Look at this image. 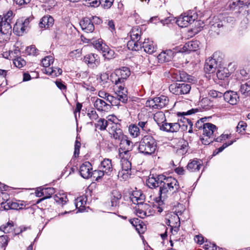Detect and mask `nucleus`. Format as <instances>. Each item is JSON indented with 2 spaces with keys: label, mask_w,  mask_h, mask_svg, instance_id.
I'll list each match as a JSON object with an SVG mask.
<instances>
[{
  "label": "nucleus",
  "mask_w": 250,
  "mask_h": 250,
  "mask_svg": "<svg viewBox=\"0 0 250 250\" xmlns=\"http://www.w3.org/2000/svg\"><path fill=\"white\" fill-rule=\"evenodd\" d=\"M130 75L129 68L123 67L116 69L110 76L111 81L115 84L117 98L123 103H126L128 99L127 90L123 83Z\"/></svg>",
  "instance_id": "1"
},
{
  "label": "nucleus",
  "mask_w": 250,
  "mask_h": 250,
  "mask_svg": "<svg viewBox=\"0 0 250 250\" xmlns=\"http://www.w3.org/2000/svg\"><path fill=\"white\" fill-rule=\"evenodd\" d=\"M163 178L159 189L160 199H156L157 201L161 200L162 202V199L165 200L168 195L177 192L180 188L178 181L175 178L166 177L164 175Z\"/></svg>",
  "instance_id": "2"
},
{
  "label": "nucleus",
  "mask_w": 250,
  "mask_h": 250,
  "mask_svg": "<svg viewBox=\"0 0 250 250\" xmlns=\"http://www.w3.org/2000/svg\"><path fill=\"white\" fill-rule=\"evenodd\" d=\"M157 148V143L150 136H145L141 141L138 147L139 151L145 155H151Z\"/></svg>",
  "instance_id": "3"
},
{
  "label": "nucleus",
  "mask_w": 250,
  "mask_h": 250,
  "mask_svg": "<svg viewBox=\"0 0 250 250\" xmlns=\"http://www.w3.org/2000/svg\"><path fill=\"white\" fill-rule=\"evenodd\" d=\"M130 156L131 155L127 153L119 154L122 169L119 171L118 176L125 180L127 179L131 174V163L129 160Z\"/></svg>",
  "instance_id": "4"
},
{
  "label": "nucleus",
  "mask_w": 250,
  "mask_h": 250,
  "mask_svg": "<svg viewBox=\"0 0 250 250\" xmlns=\"http://www.w3.org/2000/svg\"><path fill=\"white\" fill-rule=\"evenodd\" d=\"M203 134L201 141L205 145H209L213 142L216 137L214 133L217 131L216 126L211 123H205L203 124Z\"/></svg>",
  "instance_id": "5"
},
{
  "label": "nucleus",
  "mask_w": 250,
  "mask_h": 250,
  "mask_svg": "<svg viewBox=\"0 0 250 250\" xmlns=\"http://www.w3.org/2000/svg\"><path fill=\"white\" fill-rule=\"evenodd\" d=\"M168 103V98L161 95L147 100L146 102V106L152 109H161L167 106Z\"/></svg>",
  "instance_id": "6"
},
{
  "label": "nucleus",
  "mask_w": 250,
  "mask_h": 250,
  "mask_svg": "<svg viewBox=\"0 0 250 250\" xmlns=\"http://www.w3.org/2000/svg\"><path fill=\"white\" fill-rule=\"evenodd\" d=\"M6 17H0V42L7 41L10 39L12 26L7 21Z\"/></svg>",
  "instance_id": "7"
},
{
  "label": "nucleus",
  "mask_w": 250,
  "mask_h": 250,
  "mask_svg": "<svg viewBox=\"0 0 250 250\" xmlns=\"http://www.w3.org/2000/svg\"><path fill=\"white\" fill-rule=\"evenodd\" d=\"M220 53L215 52L212 56L208 58L205 64V70L206 72L212 73L215 71L218 65L221 62L222 58L219 56Z\"/></svg>",
  "instance_id": "8"
},
{
  "label": "nucleus",
  "mask_w": 250,
  "mask_h": 250,
  "mask_svg": "<svg viewBox=\"0 0 250 250\" xmlns=\"http://www.w3.org/2000/svg\"><path fill=\"white\" fill-rule=\"evenodd\" d=\"M180 123H183L184 124L187 123L190 125V128H191L192 125L191 124V121L190 120L188 119L184 118L183 121L181 120L180 122L179 121L175 123L166 122V123L161 125V130L171 133L177 132L182 126H184V124L181 125Z\"/></svg>",
  "instance_id": "9"
},
{
  "label": "nucleus",
  "mask_w": 250,
  "mask_h": 250,
  "mask_svg": "<svg viewBox=\"0 0 250 250\" xmlns=\"http://www.w3.org/2000/svg\"><path fill=\"white\" fill-rule=\"evenodd\" d=\"M169 89L171 93L177 95L187 94L189 92L191 86L186 83H174L170 85Z\"/></svg>",
  "instance_id": "10"
},
{
  "label": "nucleus",
  "mask_w": 250,
  "mask_h": 250,
  "mask_svg": "<svg viewBox=\"0 0 250 250\" xmlns=\"http://www.w3.org/2000/svg\"><path fill=\"white\" fill-rule=\"evenodd\" d=\"M135 208L136 214L142 218L149 216L153 213L151 206L147 203H144V202L142 203L137 204Z\"/></svg>",
  "instance_id": "11"
},
{
  "label": "nucleus",
  "mask_w": 250,
  "mask_h": 250,
  "mask_svg": "<svg viewBox=\"0 0 250 250\" xmlns=\"http://www.w3.org/2000/svg\"><path fill=\"white\" fill-rule=\"evenodd\" d=\"M119 141L120 143L119 154L121 153H127L128 155H131L130 151L133 149V143L128 140L127 136L126 135H125Z\"/></svg>",
  "instance_id": "12"
},
{
  "label": "nucleus",
  "mask_w": 250,
  "mask_h": 250,
  "mask_svg": "<svg viewBox=\"0 0 250 250\" xmlns=\"http://www.w3.org/2000/svg\"><path fill=\"white\" fill-rule=\"evenodd\" d=\"M29 19L26 18L24 19L23 17H21L17 20V22L15 24L13 27L14 32L18 36H21L29 23Z\"/></svg>",
  "instance_id": "13"
},
{
  "label": "nucleus",
  "mask_w": 250,
  "mask_h": 250,
  "mask_svg": "<svg viewBox=\"0 0 250 250\" xmlns=\"http://www.w3.org/2000/svg\"><path fill=\"white\" fill-rule=\"evenodd\" d=\"M108 131L111 137L118 141L125 136L120 128V125L114 122H111L109 124Z\"/></svg>",
  "instance_id": "14"
},
{
  "label": "nucleus",
  "mask_w": 250,
  "mask_h": 250,
  "mask_svg": "<svg viewBox=\"0 0 250 250\" xmlns=\"http://www.w3.org/2000/svg\"><path fill=\"white\" fill-rule=\"evenodd\" d=\"M225 101L231 105H236L239 101V96L236 92L227 91L224 94Z\"/></svg>",
  "instance_id": "15"
},
{
  "label": "nucleus",
  "mask_w": 250,
  "mask_h": 250,
  "mask_svg": "<svg viewBox=\"0 0 250 250\" xmlns=\"http://www.w3.org/2000/svg\"><path fill=\"white\" fill-rule=\"evenodd\" d=\"M94 17H84L83 19L81 20L80 25L83 30L86 32H92L94 30V26L92 22V19H94Z\"/></svg>",
  "instance_id": "16"
},
{
  "label": "nucleus",
  "mask_w": 250,
  "mask_h": 250,
  "mask_svg": "<svg viewBox=\"0 0 250 250\" xmlns=\"http://www.w3.org/2000/svg\"><path fill=\"white\" fill-rule=\"evenodd\" d=\"M92 171V165L89 162H85L80 166L79 171L80 175L84 179L91 177Z\"/></svg>",
  "instance_id": "17"
},
{
  "label": "nucleus",
  "mask_w": 250,
  "mask_h": 250,
  "mask_svg": "<svg viewBox=\"0 0 250 250\" xmlns=\"http://www.w3.org/2000/svg\"><path fill=\"white\" fill-rule=\"evenodd\" d=\"M99 168H100L105 175H111L113 169L111 160L109 159H104L101 162Z\"/></svg>",
  "instance_id": "18"
},
{
  "label": "nucleus",
  "mask_w": 250,
  "mask_h": 250,
  "mask_svg": "<svg viewBox=\"0 0 250 250\" xmlns=\"http://www.w3.org/2000/svg\"><path fill=\"white\" fill-rule=\"evenodd\" d=\"M141 44L142 48L144 49V51L149 54H152L157 50L156 44L148 39H145Z\"/></svg>",
  "instance_id": "19"
},
{
  "label": "nucleus",
  "mask_w": 250,
  "mask_h": 250,
  "mask_svg": "<svg viewBox=\"0 0 250 250\" xmlns=\"http://www.w3.org/2000/svg\"><path fill=\"white\" fill-rule=\"evenodd\" d=\"M165 223L168 226H180V219L179 215L173 212L168 213L166 216Z\"/></svg>",
  "instance_id": "20"
},
{
  "label": "nucleus",
  "mask_w": 250,
  "mask_h": 250,
  "mask_svg": "<svg viewBox=\"0 0 250 250\" xmlns=\"http://www.w3.org/2000/svg\"><path fill=\"white\" fill-rule=\"evenodd\" d=\"M84 62L90 67L94 68L99 64V57L95 54H89L86 55L84 58Z\"/></svg>",
  "instance_id": "21"
},
{
  "label": "nucleus",
  "mask_w": 250,
  "mask_h": 250,
  "mask_svg": "<svg viewBox=\"0 0 250 250\" xmlns=\"http://www.w3.org/2000/svg\"><path fill=\"white\" fill-rule=\"evenodd\" d=\"M175 52L172 50H166L159 54L157 58L160 62H165L170 61L173 58Z\"/></svg>",
  "instance_id": "22"
},
{
  "label": "nucleus",
  "mask_w": 250,
  "mask_h": 250,
  "mask_svg": "<svg viewBox=\"0 0 250 250\" xmlns=\"http://www.w3.org/2000/svg\"><path fill=\"white\" fill-rule=\"evenodd\" d=\"M193 17H174V21L179 26L185 27L191 24Z\"/></svg>",
  "instance_id": "23"
},
{
  "label": "nucleus",
  "mask_w": 250,
  "mask_h": 250,
  "mask_svg": "<svg viewBox=\"0 0 250 250\" xmlns=\"http://www.w3.org/2000/svg\"><path fill=\"white\" fill-rule=\"evenodd\" d=\"M164 179L163 175H159L157 177H149L147 180L146 184L150 188H154L159 187L161 188V184Z\"/></svg>",
  "instance_id": "24"
},
{
  "label": "nucleus",
  "mask_w": 250,
  "mask_h": 250,
  "mask_svg": "<svg viewBox=\"0 0 250 250\" xmlns=\"http://www.w3.org/2000/svg\"><path fill=\"white\" fill-rule=\"evenodd\" d=\"M94 107L99 111H107L110 109L109 104L102 99L97 98L94 102Z\"/></svg>",
  "instance_id": "25"
},
{
  "label": "nucleus",
  "mask_w": 250,
  "mask_h": 250,
  "mask_svg": "<svg viewBox=\"0 0 250 250\" xmlns=\"http://www.w3.org/2000/svg\"><path fill=\"white\" fill-rule=\"evenodd\" d=\"M132 202L134 204L142 203L145 200V195L140 190L134 191L130 197Z\"/></svg>",
  "instance_id": "26"
},
{
  "label": "nucleus",
  "mask_w": 250,
  "mask_h": 250,
  "mask_svg": "<svg viewBox=\"0 0 250 250\" xmlns=\"http://www.w3.org/2000/svg\"><path fill=\"white\" fill-rule=\"evenodd\" d=\"M54 22L53 17H42L40 20L39 25L41 28H47L52 26Z\"/></svg>",
  "instance_id": "27"
},
{
  "label": "nucleus",
  "mask_w": 250,
  "mask_h": 250,
  "mask_svg": "<svg viewBox=\"0 0 250 250\" xmlns=\"http://www.w3.org/2000/svg\"><path fill=\"white\" fill-rule=\"evenodd\" d=\"M112 116L108 117V121L104 119H100L95 124V127L98 129L101 130H104L106 129V127L109 125L111 121Z\"/></svg>",
  "instance_id": "28"
},
{
  "label": "nucleus",
  "mask_w": 250,
  "mask_h": 250,
  "mask_svg": "<svg viewBox=\"0 0 250 250\" xmlns=\"http://www.w3.org/2000/svg\"><path fill=\"white\" fill-rule=\"evenodd\" d=\"M202 166V164L200 161L196 160H191L187 166V169L191 172L198 171Z\"/></svg>",
  "instance_id": "29"
},
{
  "label": "nucleus",
  "mask_w": 250,
  "mask_h": 250,
  "mask_svg": "<svg viewBox=\"0 0 250 250\" xmlns=\"http://www.w3.org/2000/svg\"><path fill=\"white\" fill-rule=\"evenodd\" d=\"M229 70L227 68L218 70L216 73V76L219 79L225 80V85H228L229 84L228 78L229 77Z\"/></svg>",
  "instance_id": "30"
},
{
  "label": "nucleus",
  "mask_w": 250,
  "mask_h": 250,
  "mask_svg": "<svg viewBox=\"0 0 250 250\" xmlns=\"http://www.w3.org/2000/svg\"><path fill=\"white\" fill-rule=\"evenodd\" d=\"M86 200L85 197L80 196L75 201V205L78 211L83 212L85 210Z\"/></svg>",
  "instance_id": "31"
},
{
  "label": "nucleus",
  "mask_w": 250,
  "mask_h": 250,
  "mask_svg": "<svg viewBox=\"0 0 250 250\" xmlns=\"http://www.w3.org/2000/svg\"><path fill=\"white\" fill-rule=\"evenodd\" d=\"M199 46V42L197 41H192L186 43L183 47L185 51L190 52L196 51Z\"/></svg>",
  "instance_id": "32"
},
{
  "label": "nucleus",
  "mask_w": 250,
  "mask_h": 250,
  "mask_svg": "<svg viewBox=\"0 0 250 250\" xmlns=\"http://www.w3.org/2000/svg\"><path fill=\"white\" fill-rule=\"evenodd\" d=\"M153 119L156 123L159 126L160 129L161 130V125L163 124L166 123V119L165 114L162 112H156L153 116Z\"/></svg>",
  "instance_id": "33"
},
{
  "label": "nucleus",
  "mask_w": 250,
  "mask_h": 250,
  "mask_svg": "<svg viewBox=\"0 0 250 250\" xmlns=\"http://www.w3.org/2000/svg\"><path fill=\"white\" fill-rule=\"evenodd\" d=\"M130 40L139 42L141 38V31L137 27L132 29L129 33Z\"/></svg>",
  "instance_id": "34"
},
{
  "label": "nucleus",
  "mask_w": 250,
  "mask_h": 250,
  "mask_svg": "<svg viewBox=\"0 0 250 250\" xmlns=\"http://www.w3.org/2000/svg\"><path fill=\"white\" fill-rule=\"evenodd\" d=\"M210 24L211 30L217 33L218 31L216 30V28H219L223 26V23L221 21H219L218 17H213L212 21H210Z\"/></svg>",
  "instance_id": "35"
},
{
  "label": "nucleus",
  "mask_w": 250,
  "mask_h": 250,
  "mask_svg": "<svg viewBox=\"0 0 250 250\" xmlns=\"http://www.w3.org/2000/svg\"><path fill=\"white\" fill-rule=\"evenodd\" d=\"M179 78H177V81L188 82L189 83L194 82L195 81L194 77L188 74L185 72H179Z\"/></svg>",
  "instance_id": "36"
},
{
  "label": "nucleus",
  "mask_w": 250,
  "mask_h": 250,
  "mask_svg": "<svg viewBox=\"0 0 250 250\" xmlns=\"http://www.w3.org/2000/svg\"><path fill=\"white\" fill-rule=\"evenodd\" d=\"M127 47L129 50L137 51L142 48V44L140 42L130 40L127 42Z\"/></svg>",
  "instance_id": "37"
},
{
  "label": "nucleus",
  "mask_w": 250,
  "mask_h": 250,
  "mask_svg": "<svg viewBox=\"0 0 250 250\" xmlns=\"http://www.w3.org/2000/svg\"><path fill=\"white\" fill-rule=\"evenodd\" d=\"M245 4V0H231L230 1L229 7L231 10H234L237 7L240 9H242V6Z\"/></svg>",
  "instance_id": "38"
},
{
  "label": "nucleus",
  "mask_w": 250,
  "mask_h": 250,
  "mask_svg": "<svg viewBox=\"0 0 250 250\" xmlns=\"http://www.w3.org/2000/svg\"><path fill=\"white\" fill-rule=\"evenodd\" d=\"M1 205L5 210L16 209L18 207L17 204L12 201L6 199L5 202H2Z\"/></svg>",
  "instance_id": "39"
},
{
  "label": "nucleus",
  "mask_w": 250,
  "mask_h": 250,
  "mask_svg": "<svg viewBox=\"0 0 250 250\" xmlns=\"http://www.w3.org/2000/svg\"><path fill=\"white\" fill-rule=\"evenodd\" d=\"M45 71L46 74L53 77H57L62 73V70L58 67L48 68Z\"/></svg>",
  "instance_id": "40"
},
{
  "label": "nucleus",
  "mask_w": 250,
  "mask_h": 250,
  "mask_svg": "<svg viewBox=\"0 0 250 250\" xmlns=\"http://www.w3.org/2000/svg\"><path fill=\"white\" fill-rule=\"evenodd\" d=\"M240 91L246 96L250 95V80L241 85Z\"/></svg>",
  "instance_id": "41"
},
{
  "label": "nucleus",
  "mask_w": 250,
  "mask_h": 250,
  "mask_svg": "<svg viewBox=\"0 0 250 250\" xmlns=\"http://www.w3.org/2000/svg\"><path fill=\"white\" fill-rule=\"evenodd\" d=\"M129 132L134 138L138 137L140 133L139 128L135 125H131L128 127Z\"/></svg>",
  "instance_id": "42"
},
{
  "label": "nucleus",
  "mask_w": 250,
  "mask_h": 250,
  "mask_svg": "<svg viewBox=\"0 0 250 250\" xmlns=\"http://www.w3.org/2000/svg\"><path fill=\"white\" fill-rule=\"evenodd\" d=\"M113 196L111 198V203L112 207H116L119 203V200L121 198L122 195L117 191L112 192Z\"/></svg>",
  "instance_id": "43"
},
{
  "label": "nucleus",
  "mask_w": 250,
  "mask_h": 250,
  "mask_svg": "<svg viewBox=\"0 0 250 250\" xmlns=\"http://www.w3.org/2000/svg\"><path fill=\"white\" fill-rule=\"evenodd\" d=\"M191 24H193L195 26V29L193 30H195L194 32L197 33L198 32L201 30V28L203 27L204 22L201 20H197L195 19H193L191 21Z\"/></svg>",
  "instance_id": "44"
},
{
  "label": "nucleus",
  "mask_w": 250,
  "mask_h": 250,
  "mask_svg": "<svg viewBox=\"0 0 250 250\" xmlns=\"http://www.w3.org/2000/svg\"><path fill=\"white\" fill-rule=\"evenodd\" d=\"M54 189L53 188H43V193H44V197H43L42 199L39 200L37 203H39L41 201H42L44 199L49 198L51 197V195H52L54 193Z\"/></svg>",
  "instance_id": "45"
},
{
  "label": "nucleus",
  "mask_w": 250,
  "mask_h": 250,
  "mask_svg": "<svg viewBox=\"0 0 250 250\" xmlns=\"http://www.w3.org/2000/svg\"><path fill=\"white\" fill-rule=\"evenodd\" d=\"M114 90L116 91L115 87H114ZM116 96H113L110 95L109 94H108L105 100L108 101L110 104H111L113 105H116L118 104L117 101H120L122 102L121 101H120L118 98H117V95L116 93L115 92Z\"/></svg>",
  "instance_id": "46"
},
{
  "label": "nucleus",
  "mask_w": 250,
  "mask_h": 250,
  "mask_svg": "<svg viewBox=\"0 0 250 250\" xmlns=\"http://www.w3.org/2000/svg\"><path fill=\"white\" fill-rule=\"evenodd\" d=\"M54 200L59 204L62 205L65 204L68 201L67 198L64 194H59V195H55L54 196Z\"/></svg>",
  "instance_id": "47"
},
{
  "label": "nucleus",
  "mask_w": 250,
  "mask_h": 250,
  "mask_svg": "<svg viewBox=\"0 0 250 250\" xmlns=\"http://www.w3.org/2000/svg\"><path fill=\"white\" fill-rule=\"evenodd\" d=\"M0 230L4 233H8L13 230V226L12 223L8 222L6 224L1 226Z\"/></svg>",
  "instance_id": "48"
},
{
  "label": "nucleus",
  "mask_w": 250,
  "mask_h": 250,
  "mask_svg": "<svg viewBox=\"0 0 250 250\" xmlns=\"http://www.w3.org/2000/svg\"><path fill=\"white\" fill-rule=\"evenodd\" d=\"M104 50H103V56L105 58L109 59L114 56V52L113 50L110 49L109 47L105 45H104Z\"/></svg>",
  "instance_id": "49"
},
{
  "label": "nucleus",
  "mask_w": 250,
  "mask_h": 250,
  "mask_svg": "<svg viewBox=\"0 0 250 250\" xmlns=\"http://www.w3.org/2000/svg\"><path fill=\"white\" fill-rule=\"evenodd\" d=\"M54 62V58L51 56H48L45 57L42 59V66L45 67H47L50 65Z\"/></svg>",
  "instance_id": "50"
},
{
  "label": "nucleus",
  "mask_w": 250,
  "mask_h": 250,
  "mask_svg": "<svg viewBox=\"0 0 250 250\" xmlns=\"http://www.w3.org/2000/svg\"><path fill=\"white\" fill-rule=\"evenodd\" d=\"M13 63L17 67L19 68L22 67L26 64L25 61L21 57L15 59Z\"/></svg>",
  "instance_id": "51"
},
{
  "label": "nucleus",
  "mask_w": 250,
  "mask_h": 250,
  "mask_svg": "<svg viewBox=\"0 0 250 250\" xmlns=\"http://www.w3.org/2000/svg\"><path fill=\"white\" fill-rule=\"evenodd\" d=\"M105 175L101 170L99 168L97 170H95L92 171L91 177L95 178L96 181H98L99 179H101L103 176Z\"/></svg>",
  "instance_id": "52"
},
{
  "label": "nucleus",
  "mask_w": 250,
  "mask_h": 250,
  "mask_svg": "<svg viewBox=\"0 0 250 250\" xmlns=\"http://www.w3.org/2000/svg\"><path fill=\"white\" fill-rule=\"evenodd\" d=\"M9 238L6 235L0 236V247L5 248L8 244Z\"/></svg>",
  "instance_id": "53"
},
{
  "label": "nucleus",
  "mask_w": 250,
  "mask_h": 250,
  "mask_svg": "<svg viewBox=\"0 0 250 250\" xmlns=\"http://www.w3.org/2000/svg\"><path fill=\"white\" fill-rule=\"evenodd\" d=\"M174 17H167L165 18L164 19H159V20H160L159 22L164 25L165 24H168L170 23H174Z\"/></svg>",
  "instance_id": "54"
},
{
  "label": "nucleus",
  "mask_w": 250,
  "mask_h": 250,
  "mask_svg": "<svg viewBox=\"0 0 250 250\" xmlns=\"http://www.w3.org/2000/svg\"><path fill=\"white\" fill-rule=\"evenodd\" d=\"M26 52L30 55H37L38 53V50L34 45L27 47L26 49Z\"/></svg>",
  "instance_id": "55"
},
{
  "label": "nucleus",
  "mask_w": 250,
  "mask_h": 250,
  "mask_svg": "<svg viewBox=\"0 0 250 250\" xmlns=\"http://www.w3.org/2000/svg\"><path fill=\"white\" fill-rule=\"evenodd\" d=\"M82 52L80 49H76L71 51L69 54V56L72 59H77L81 56Z\"/></svg>",
  "instance_id": "56"
},
{
  "label": "nucleus",
  "mask_w": 250,
  "mask_h": 250,
  "mask_svg": "<svg viewBox=\"0 0 250 250\" xmlns=\"http://www.w3.org/2000/svg\"><path fill=\"white\" fill-rule=\"evenodd\" d=\"M114 0H100V4L104 8H110L113 4Z\"/></svg>",
  "instance_id": "57"
},
{
  "label": "nucleus",
  "mask_w": 250,
  "mask_h": 250,
  "mask_svg": "<svg viewBox=\"0 0 250 250\" xmlns=\"http://www.w3.org/2000/svg\"><path fill=\"white\" fill-rule=\"evenodd\" d=\"M234 141H230L228 142L224 143L222 146L220 147L217 149V151L216 152H215V151L213 152V155H215L219 153V152H222L225 148L232 145L234 143Z\"/></svg>",
  "instance_id": "58"
},
{
  "label": "nucleus",
  "mask_w": 250,
  "mask_h": 250,
  "mask_svg": "<svg viewBox=\"0 0 250 250\" xmlns=\"http://www.w3.org/2000/svg\"><path fill=\"white\" fill-rule=\"evenodd\" d=\"M87 116L92 121L96 120L99 117L96 111L94 109L89 111L87 113Z\"/></svg>",
  "instance_id": "59"
},
{
  "label": "nucleus",
  "mask_w": 250,
  "mask_h": 250,
  "mask_svg": "<svg viewBox=\"0 0 250 250\" xmlns=\"http://www.w3.org/2000/svg\"><path fill=\"white\" fill-rule=\"evenodd\" d=\"M81 145V143L76 140L75 141V150L74 152V155L75 157H77L79 156Z\"/></svg>",
  "instance_id": "60"
},
{
  "label": "nucleus",
  "mask_w": 250,
  "mask_h": 250,
  "mask_svg": "<svg viewBox=\"0 0 250 250\" xmlns=\"http://www.w3.org/2000/svg\"><path fill=\"white\" fill-rule=\"evenodd\" d=\"M247 124L244 122H240L237 126V131L240 133L245 130Z\"/></svg>",
  "instance_id": "61"
},
{
  "label": "nucleus",
  "mask_w": 250,
  "mask_h": 250,
  "mask_svg": "<svg viewBox=\"0 0 250 250\" xmlns=\"http://www.w3.org/2000/svg\"><path fill=\"white\" fill-rule=\"evenodd\" d=\"M230 135L228 134H222L220 137L214 138V140L217 142H221L223 141L226 140L227 139L230 138Z\"/></svg>",
  "instance_id": "62"
},
{
  "label": "nucleus",
  "mask_w": 250,
  "mask_h": 250,
  "mask_svg": "<svg viewBox=\"0 0 250 250\" xmlns=\"http://www.w3.org/2000/svg\"><path fill=\"white\" fill-rule=\"evenodd\" d=\"M138 125L144 131H147L149 130L147 127V121H139L138 123Z\"/></svg>",
  "instance_id": "63"
},
{
  "label": "nucleus",
  "mask_w": 250,
  "mask_h": 250,
  "mask_svg": "<svg viewBox=\"0 0 250 250\" xmlns=\"http://www.w3.org/2000/svg\"><path fill=\"white\" fill-rule=\"evenodd\" d=\"M170 227V231L172 235H175L177 234L179 230V228L180 226H173L171 225V226H169Z\"/></svg>",
  "instance_id": "64"
}]
</instances>
